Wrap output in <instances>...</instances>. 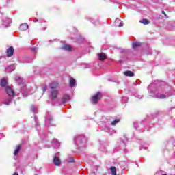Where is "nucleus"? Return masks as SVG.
<instances>
[{
    "instance_id": "obj_17",
    "label": "nucleus",
    "mask_w": 175,
    "mask_h": 175,
    "mask_svg": "<svg viewBox=\"0 0 175 175\" xmlns=\"http://www.w3.org/2000/svg\"><path fill=\"white\" fill-rule=\"evenodd\" d=\"M106 58H107L106 54L103 53H98V59L100 61H105Z\"/></svg>"
},
{
    "instance_id": "obj_2",
    "label": "nucleus",
    "mask_w": 175,
    "mask_h": 175,
    "mask_svg": "<svg viewBox=\"0 0 175 175\" xmlns=\"http://www.w3.org/2000/svg\"><path fill=\"white\" fill-rule=\"evenodd\" d=\"M15 81L18 84V85H21V92L23 96L25 98H27L29 95L28 90H27V88L25 86V81L23 79V78H21L20 77H16Z\"/></svg>"
},
{
    "instance_id": "obj_44",
    "label": "nucleus",
    "mask_w": 175,
    "mask_h": 175,
    "mask_svg": "<svg viewBox=\"0 0 175 175\" xmlns=\"http://www.w3.org/2000/svg\"><path fill=\"white\" fill-rule=\"evenodd\" d=\"M122 53H124V50L122 51Z\"/></svg>"
},
{
    "instance_id": "obj_20",
    "label": "nucleus",
    "mask_w": 175,
    "mask_h": 175,
    "mask_svg": "<svg viewBox=\"0 0 175 175\" xmlns=\"http://www.w3.org/2000/svg\"><path fill=\"white\" fill-rule=\"evenodd\" d=\"M117 23H120L119 25H116V27H124V23L120 20V18H116L115 21V24H117Z\"/></svg>"
},
{
    "instance_id": "obj_25",
    "label": "nucleus",
    "mask_w": 175,
    "mask_h": 175,
    "mask_svg": "<svg viewBox=\"0 0 175 175\" xmlns=\"http://www.w3.org/2000/svg\"><path fill=\"white\" fill-rule=\"evenodd\" d=\"M34 121L36 122V128H38L39 126H40V124H39V119L36 117V116H34Z\"/></svg>"
},
{
    "instance_id": "obj_14",
    "label": "nucleus",
    "mask_w": 175,
    "mask_h": 175,
    "mask_svg": "<svg viewBox=\"0 0 175 175\" xmlns=\"http://www.w3.org/2000/svg\"><path fill=\"white\" fill-rule=\"evenodd\" d=\"M76 79H75L73 77L70 78V88H73L76 87Z\"/></svg>"
},
{
    "instance_id": "obj_22",
    "label": "nucleus",
    "mask_w": 175,
    "mask_h": 175,
    "mask_svg": "<svg viewBox=\"0 0 175 175\" xmlns=\"http://www.w3.org/2000/svg\"><path fill=\"white\" fill-rule=\"evenodd\" d=\"M142 46V43L139 42H133L132 47L133 49H136L137 47H140Z\"/></svg>"
},
{
    "instance_id": "obj_23",
    "label": "nucleus",
    "mask_w": 175,
    "mask_h": 175,
    "mask_svg": "<svg viewBox=\"0 0 175 175\" xmlns=\"http://www.w3.org/2000/svg\"><path fill=\"white\" fill-rule=\"evenodd\" d=\"M112 175H117V168L114 166H111L110 168Z\"/></svg>"
},
{
    "instance_id": "obj_3",
    "label": "nucleus",
    "mask_w": 175,
    "mask_h": 175,
    "mask_svg": "<svg viewBox=\"0 0 175 175\" xmlns=\"http://www.w3.org/2000/svg\"><path fill=\"white\" fill-rule=\"evenodd\" d=\"M6 94H8L7 99L3 102L4 105H10L12 103V100H13V98H14V90L12 89L10 86H7L5 88Z\"/></svg>"
},
{
    "instance_id": "obj_32",
    "label": "nucleus",
    "mask_w": 175,
    "mask_h": 175,
    "mask_svg": "<svg viewBox=\"0 0 175 175\" xmlns=\"http://www.w3.org/2000/svg\"><path fill=\"white\" fill-rule=\"evenodd\" d=\"M31 51L33 53H36L38 51V47L33 46V47L31 48Z\"/></svg>"
},
{
    "instance_id": "obj_15",
    "label": "nucleus",
    "mask_w": 175,
    "mask_h": 175,
    "mask_svg": "<svg viewBox=\"0 0 175 175\" xmlns=\"http://www.w3.org/2000/svg\"><path fill=\"white\" fill-rule=\"evenodd\" d=\"M12 23V19L9 18H6L5 20L3 21V25H5V27H9V24Z\"/></svg>"
},
{
    "instance_id": "obj_7",
    "label": "nucleus",
    "mask_w": 175,
    "mask_h": 175,
    "mask_svg": "<svg viewBox=\"0 0 175 175\" xmlns=\"http://www.w3.org/2000/svg\"><path fill=\"white\" fill-rule=\"evenodd\" d=\"M49 88L51 91L53 90H57V88H59V83L57 81H53L51 83H49Z\"/></svg>"
},
{
    "instance_id": "obj_26",
    "label": "nucleus",
    "mask_w": 175,
    "mask_h": 175,
    "mask_svg": "<svg viewBox=\"0 0 175 175\" xmlns=\"http://www.w3.org/2000/svg\"><path fill=\"white\" fill-rule=\"evenodd\" d=\"M66 162H68V163H72L75 162V158L73 157H68V159H66Z\"/></svg>"
},
{
    "instance_id": "obj_30",
    "label": "nucleus",
    "mask_w": 175,
    "mask_h": 175,
    "mask_svg": "<svg viewBox=\"0 0 175 175\" xmlns=\"http://www.w3.org/2000/svg\"><path fill=\"white\" fill-rule=\"evenodd\" d=\"M118 122H120V119H116V120L112 121L111 124L113 126L117 125V124H118Z\"/></svg>"
},
{
    "instance_id": "obj_28",
    "label": "nucleus",
    "mask_w": 175,
    "mask_h": 175,
    "mask_svg": "<svg viewBox=\"0 0 175 175\" xmlns=\"http://www.w3.org/2000/svg\"><path fill=\"white\" fill-rule=\"evenodd\" d=\"M126 165V161H120V166L121 169H125V165Z\"/></svg>"
},
{
    "instance_id": "obj_21",
    "label": "nucleus",
    "mask_w": 175,
    "mask_h": 175,
    "mask_svg": "<svg viewBox=\"0 0 175 175\" xmlns=\"http://www.w3.org/2000/svg\"><path fill=\"white\" fill-rule=\"evenodd\" d=\"M7 84H8V81H6L5 78H3L1 81L0 85L1 87H6Z\"/></svg>"
},
{
    "instance_id": "obj_43",
    "label": "nucleus",
    "mask_w": 175,
    "mask_h": 175,
    "mask_svg": "<svg viewBox=\"0 0 175 175\" xmlns=\"http://www.w3.org/2000/svg\"><path fill=\"white\" fill-rule=\"evenodd\" d=\"M13 175H18V174H17V172H15V173H14Z\"/></svg>"
},
{
    "instance_id": "obj_33",
    "label": "nucleus",
    "mask_w": 175,
    "mask_h": 175,
    "mask_svg": "<svg viewBox=\"0 0 175 175\" xmlns=\"http://www.w3.org/2000/svg\"><path fill=\"white\" fill-rule=\"evenodd\" d=\"M87 19L89 20V21H90V23H92V24H94L95 20L92 19V18L88 17Z\"/></svg>"
},
{
    "instance_id": "obj_40",
    "label": "nucleus",
    "mask_w": 175,
    "mask_h": 175,
    "mask_svg": "<svg viewBox=\"0 0 175 175\" xmlns=\"http://www.w3.org/2000/svg\"><path fill=\"white\" fill-rule=\"evenodd\" d=\"M142 98H143V96H141V95L138 96L139 99H142Z\"/></svg>"
},
{
    "instance_id": "obj_35",
    "label": "nucleus",
    "mask_w": 175,
    "mask_h": 175,
    "mask_svg": "<svg viewBox=\"0 0 175 175\" xmlns=\"http://www.w3.org/2000/svg\"><path fill=\"white\" fill-rule=\"evenodd\" d=\"M159 113H160V112H159V111H157V113H154V114L152 115L153 118H155V117H157V116L159 115Z\"/></svg>"
},
{
    "instance_id": "obj_16",
    "label": "nucleus",
    "mask_w": 175,
    "mask_h": 175,
    "mask_svg": "<svg viewBox=\"0 0 175 175\" xmlns=\"http://www.w3.org/2000/svg\"><path fill=\"white\" fill-rule=\"evenodd\" d=\"M15 69L14 66H8L5 68V72H7V73H10V72H13Z\"/></svg>"
},
{
    "instance_id": "obj_31",
    "label": "nucleus",
    "mask_w": 175,
    "mask_h": 175,
    "mask_svg": "<svg viewBox=\"0 0 175 175\" xmlns=\"http://www.w3.org/2000/svg\"><path fill=\"white\" fill-rule=\"evenodd\" d=\"M122 103H126L128 102V97L123 96L122 98Z\"/></svg>"
},
{
    "instance_id": "obj_13",
    "label": "nucleus",
    "mask_w": 175,
    "mask_h": 175,
    "mask_svg": "<svg viewBox=\"0 0 175 175\" xmlns=\"http://www.w3.org/2000/svg\"><path fill=\"white\" fill-rule=\"evenodd\" d=\"M53 163L55 166H59L61 165V160L59 157H55L53 158Z\"/></svg>"
},
{
    "instance_id": "obj_24",
    "label": "nucleus",
    "mask_w": 175,
    "mask_h": 175,
    "mask_svg": "<svg viewBox=\"0 0 175 175\" xmlns=\"http://www.w3.org/2000/svg\"><path fill=\"white\" fill-rule=\"evenodd\" d=\"M139 23H141V24H144V25H147L148 24H150V21L147 19H142L139 21Z\"/></svg>"
},
{
    "instance_id": "obj_37",
    "label": "nucleus",
    "mask_w": 175,
    "mask_h": 175,
    "mask_svg": "<svg viewBox=\"0 0 175 175\" xmlns=\"http://www.w3.org/2000/svg\"><path fill=\"white\" fill-rule=\"evenodd\" d=\"M161 13H162V14H164V16H165V17H166V18H168V16H167V15H166V13L165 12V11H161Z\"/></svg>"
},
{
    "instance_id": "obj_27",
    "label": "nucleus",
    "mask_w": 175,
    "mask_h": 175,
    "mask_svg": "<svg viewBox=\"0 0 175 175\" xmlns=\"http://www.w3.org/2000/svg\"><path fill=\"white\" fill-rule=\"evenodd\" d=\"M20 150H21V146H17V147L14 152V155H17L18 154V152H20Z\"/></svg>"
},
{
    "instance_id": "obj_46",
    "label": "nucleus",
    "mask_w": 175,
    "mask_h": 175,
    "mask_svg": "<svg viewBox=\"0 0 175 175\" xmlns=\"http://www.w3.org/2000/svg\"><path fill=\"white\" fill-rule=\"evenodd\" d=\"M140 125H142V123H140Z\"/></svg>"
},
{
    "instance_id": "obj_12",
    "label": "nucleus",
    "mask_w": 175,
    "mask_h": 175,
    "mask_svg": "<svg viewBox=\"0 0 175 175\" xmlns=\"http://www.w3.org/2000/svg\"><path fill=\"white\" fill-rule=\"evenodd\" d=\"M28 24L27 23H22L19 26V29L20 31H27V29H28Z\"/></svg>"
},
{
    "instance_id": "obj_18",
    "label": "nucleus",
    "mask_w": 175,
    "mask_h": 175,
    "mask_svg": "<svg viewBox=\"0 0 175 175\" xmlns=\"http://www.w3.org/2000/svg\"><path fill=\"white\" fill-rule=\"evenodd\" d=\"M124 75L129 77H133V76H135V73H133L132 71H126L124 72Z\"/></svg>"
},
{
    "instance_id": "obj_10",
    "label": "nucleus",
    "mask_w": 175,
    "mask_h": 175,
    "mask_svg": "<svg viewBox=\"0 0 175 175\" xmlns=\"http://www.w3.org/2000/svg\"><path fill=\"white\" fill-rule=\"evenodd\" d=\"M52 146L54 147V148H59V146H61V143L58 139H53L52 141Z\"/></svg>"
},
{
    "instance_id": "obj_29",
    "label": "nucleus",
    "mask_w": 175,
    "mask_h": 175,
    "mask_svg": "<svg viewBox=\"0 0 175 175\" xmlns=\"http://www.w3.org/2000/svg\"><path fill=\"white\" fill-rule=\"evenodd\" d=\"M31 111H32V113H34V114H36V113H38L36 108H35V105H31Z\"/></svg>"
},
{
    "instance_id": "obj_36",
    "label": "nucleus",
    "mask_w": 175,
    "mask_h": 175,
    "mask_svg": "<svg viewBox=\"0 0 175 175\" xmlns=\"http://www.w3.org/2000/svg\"><path fill=\"white\" fill-rule=\"evenodd\" d=\"M170 143H171L173 146H174V138H171Z\"/></svg>"
},
{
    "instance_id": "obj_4",
    "label": "nucleus",
    "mask_w": 175,
    "mask_h": 175,
    "mask_svg": "<svg viewBox=\"0 0 175 175\" xmlns=\"http://www.w3.org/2000/svg\"><path fill=\"white\" fill-rule=\"evenodd\" d=\"M74 142L75 146H77L78 147H83V146H85L87 140L85 139V137L78 135L75 137Z\"/></svg>"
},
{
    "instance_id": "obj_1",
    "label": "nucleus",
    "mask_w": 175,
    "mask_h": 175,
    "mask_svg": "<svg viewBox=\"0 0 175 175\" xmlns=\"http://www.w3.org/2000/svg\"><path fill=\"white\" fill-rule=\"evenodd\" d=\"M147 88L150 96L156 99H167L173 94L172 88L162 81H154Z\"/></svg>"
},
{
    "instance_id": "obj_38",
    "label": "nucleus",
    "mask_w": 175,
    "mask_h": 175,
    "mask_svg": "<svg viewBox=\"0 0 175 175\" xmlns=\"http://www.w3.org/2000/svg\"><path fill=\"white\" fill-rule=\"evenodd\" d=\"M133 126H134V128H135V129H137V122H134Z\"/></svg>"
},
{
    "instance_id": "obj_19",
    "label": "nucleus",
    "mask_w": 175,
    "mask_h": 175,
    "mask_svg": "<svg viewBox=\"0 0 175 175\" xmlns=\"http://www.w3.org/2000/svg\"><path fill=\"white\" fill-rule=\"evenodd\" d=\"M62 49L63 50H66V51H70V50H72V47H70V46L68 45V44H64V45L62 47Z\"/></svg>"
},
{
    "instance_id": "obj_8",
    "label": "nucleus",
    "mask_w": 175,
    "mask_h": 175,
    "mask_svg": "<svg viewBox=\"0 0 175 175\" xmlns=\"http://www.w3.org/2000/svg\"><path fill=\"white\" fill-rule=\"evenodd\" d=\"M53 118L51 116V113L49 111H46V124H49V125H53L51 124V121H53Z\"/></svg>"
},
{
    "instance_id": "obj_45",
    "label": "nucleus",
    "mask_w": 175,
    "mask_h": 175,
    "mask_svg": "<svg viewBox=\"0 0 175 175\" xmlns=\"http://www.w3.org/2000/svg\"><path fill=\"white\" fill-rule=\"evenodd\" d=\"M46 28H44V31H45Z\"/></svg>"
},
{
    "instance_id": "obj_11",
    "label": "nucleus",
    "mask_w": 175,
    "mask_h": 175,
    "mask_svg": "<svg viewBox=\"0 0 175 175\" xmlns=\"http://www.w3.org/2000/svg\"><path fill=\"white\" fill-rule=\"evenodd\" d=\"M69 100H70V96L64 94L62 99V105H65V103H66V102H69Z\"/></svg>"
},
{
    "instance_id": "obj_9",
    "label": "nucleus",
    "mask_w": 175,
    "mask_h": 175,
    "mask_svg": "<svg viewBox=\"0 0 175 175\" xmlns=\"http://www.w3.org/2000/svg\"><path fill=\"white\" fill-rule=\"evenodd\" d=\"M6 54L7 57H13V54H14V49L13 46H10V48L7 49Z\"/></svg>"
},
{
    "instance_id": "obj_39",
    "label": "nucleus",
    "mask_w": 175,
    "mask_h": 175,
    "mask_svg": "<svg viewBox=\"0 0 175 175\" xmlns=\"http://www.w3.org/2000/svg\"><path fill=\"white\" fill-rule=\"evenodd\" d=\"M124 154H127V152H128V149H124Z\"/></svg>"
},
{
    "instance_id": "obj_34",
    "label": "nucleus",
    "mask_w": 175,
    "mask_h": 175,
    "mask_svg": "<svg viewBox=\"0 0 175 175\" xmlns=\"http://www.w3.org/2000/svg\"><path fill=\"white\" fill-rule=\"evenodd\" d=\"M47 91V85H45L44 87L42 88V94H44Z\"/></svg>"
},
{
    "instance_id": "obj_5",
    "label": "nucleus",
    "mask_w": 175,
    "mask_h": 175,
    "mask_svg": "<svg viewBox=\"0 0 175 175\" xmlns=\"http://www.w3.org/2000/svg\"><path fill=\"white\" fill-rule=\"evenodd\" d=\"M59 90H53L50 91V96L49 98L52 101L53 106H57V104L54 103V100L58 98Z\"/></svg>"
},
{
    "instance_id": "obj_6",
    "label": "nucleus",
    "mask_w": 175,
    "mask_h": 175,
    "mask_svg": "<svg viewBox=\"0 0 175 175\" xmlns=\"http://www.w3.org/2000/svg\"><path fill=\"white\" fill-rule=\"evenodd\" d=\"M100 98H102V93H100V92H98L96 95L92 96V103L94 105H96V103H98L100 100Z\"/></svg>"
},
{
    "instance_id": "obj_42",
    "label": "nucleus",
    "mask_w": 175,
    "mask_h": 175,
    "mask_svg": "<svg viewBox=\"0 0 175 175\" xmlns=\"http://www.w3.org/2000/svg\"><path fill=\"white\" fill-rule=\"evenodd\" d=\"M58 155H59V153H56V156L55 157H58Z\"/></svg>"
},
{
    "instance_id": "obj_41",
    "label": "nucleus",
    "mask_w": 175,
    "mask_h": 175,
    "mask_svg": "<svg viewBox=\"0 0 175 175\" xmlns=\"http://www.w3.org/2000/svg\"><path fill=\"white\" fill-rule=\"evenodd\" d=\"M137 84H139V83H137V81H135V85H137Z\"/></svg>"
}]
</instances>
